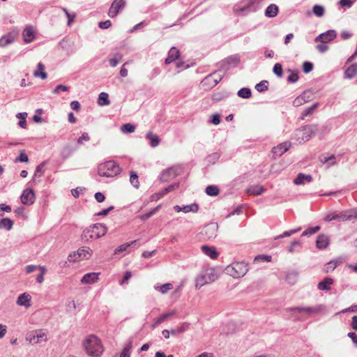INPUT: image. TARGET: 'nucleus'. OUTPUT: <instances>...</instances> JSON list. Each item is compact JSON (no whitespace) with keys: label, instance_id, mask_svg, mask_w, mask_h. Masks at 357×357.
Masks as SVG:
<instances>
[{"label":"nucleus","instance_id":"nucleus-1","mask_svg":"<svg viewBox=\"0 0 357 357\" xmlns=\"http://www.w3.org/2000/svg\"><path fill=\"white\" fill-rule=\"evenodd\" d=\"M107 231V228L103 224L96 223L85 228L81 235V238L84 242H89L93 239H98L105 236Z\"/></svg>","mask_w":357,"mask_h":357},{"label":"nucleus","instance_id":"nucleus-2","mask_svg":"<svg viewBox=\"0 0 357 357\" xmlns=\"http://www.w3.org/2000/svg\"><path fill=\"white\" fill-rule=\"evenodd\" d=\"M86 353L94 357H99L102 351L103 347L100 340L95 335H90L83 343Z\"/></svg>","mask_w":357,"mask_h":357},{"label":"nucleus","instance_id":"nucleus-3","mask_svg":"<svg viewBox=\"0 0 357 357\" xmlns=\"http://www.w3.org/2000/svg\"><path fill=\"white\" fill-rule=\"evenodd\" d=\"M121 168L114 161H107L100 164L98 167V174L100 176L113 177L120 174Z\"/></svg>","mask_w":357,"mask_h":357},{"label":"nucleus","instance_id":"nucleus-4","mask_svg":"<svg viewBox=\"0 0 357 357\" xmlns=\"http://www.w3.org/2000/svg\"><path fill=\"white\" fill-rule=\"evenodd\" d=\"M317 131V125H307L295 130L294 139L299 144L310 140L313 135Z\"/></svg>","mask_w":357,"mask_h":357},{"label":"nucleus","instance_id":"nucleus-5","mask_svg":"<svg viewBox=\"0 0 357 357\" xmlns=\"http://www.w3.org/2000/svg\"><path fill=\"white\" fill-rule=\"evenodd\" d=\"M248 271V264L245 261L234 262L225 268V272L234 278L244 276Z\"/></svg>","mask_w":357,"mask_h":357},{"label":"nucleus","instance_id":"nucleus-6","mask_svg":"<svg viewBox=\"0 0 357 357\" xmlns=\"http://www.w3.org/2000/svg\"><path fill=\"white\" fill-rule=\"evenodd\" d=\"M218 278L219 275L214 268H208L197 277L196 287L200 288L206 284L215 281Z\"/></svg>","mask_w":357,"mask_h":357},{"label":"nucleus","instance_id":"nucleus-7","mask_svg":"<svg viewBox=\"0 0 357 357\" xmlns=\"http://www.w3.org/2000/svg\"><path fill=\"white\" fill-rule=\"evenodd\" d=\"M26 340L31 344L45 342L47 340V335L43 330H35L26 333Z\"/></svg>","mask_w":357,"mask_h":357},{"label":"nucleus","instance_id":"nucleus-8","mask_svg":"<svg viewBox=\"0 0 357 357\" xmlns=\"http://www.w3.org/2000/svg\"><path fill=\"white\" fill-rule=\"evenodd\" d=\"M92 255V250L88 247H83L77 250V253L70 254L68 259L70 261H75L77 260H82L89 259Z\"/></svg>","mask_w":357,"mask_h":357},{"label":"nucleus","instance_id":"nucleus-9","mask_svg":"<svg viewBox=\"0 0 357 357\" xmlns=\"http://www.w3.org/2000/svg\"><path fill=\"white\" fill-rule=\"evenodd\" d=\"M336 37V31L335 30L331 29L319 34L317 37L315 38L314 42L327 43L334 40Z\"/></svg>","mask_w":357,"mask_h":357},{"label":"nucleus","instance_id":"nucleus-10","mask_svg":"<svg viewBox=\"0 0 357 357\" xmlns=\"http://www.w3.org/2000/svg\"><path fill=\"white\" fill-rule=\"evenodd\" d=\"M313 98V93L311 91H305L293 101L294 107H299L305 102H310Z\"/></svg>","mask_w":357,"mask_h":357},{"label":"nucleus","instance_id":"nucleus-11","mask_svg":"<svg viewBox=\"0 0 357 357\" xmlns=\"http://www.w3.org/2000/svg\"><path fill=\"white\" fill-rule=\"evenodd\" d=\"M323 305H317L314 307H296L294 308H292L291 310L293 311H298L299 312H305L308 315L315 314L320 312L321 310H324Z\"/></svg>","mask_w":357,"mask_h":357},{"label":"nucleus","instance_id":"nucleus-12","mask_svg":"<svg viewBox=\"0 0 357 357\" xmlns=\"http://www.w3.org/2000/svg\"><path fill=\"white\" fill-rule=\"evenodd\" d=\"M126 6V1L124 0H114L108 12V15L110 17H114L117 15L119 10L123 8Z\"/></svg>","mask_w":357,"mask_h":357},{"label":"nucleus","instance_id":"nucleus-13","mask_svg":"<svg viewBox=\"0 0 357 357\" xmlns=\"http://www.w3.org/2000/svg\"><path fill=\"white\" fill-rule=\"evenodd\" d=\"M35 201V193L32 189L24 190L21 195V202L24 205H31Z\"/></svg>","mask_w":357,"mask_h":357},{"label":"nucleus","instance_id":"nucleus-14","mask_svg":"<svg viewBox=\"0 0 357 357\" xmlns=\"http://www.w3.org/2000/svg\"><path fill=\"white\" fill-rule=\"evenodd\" d=\"M337 217L338 221H346L357 218V208L342 211L337 213Z\"/></svg>","mask_w":357,"mask_h":357},{"label":"nucleus","instance_id":"nucleus-15","mask_svg":"<svg viewBox=\"0 0 357 357\" xmlns=\"http://www.w3.org/2000/svg\"><path fill=\"white\" fill-rule=\"evenodd\" d=\"M178 169L174 167L168 168L165 169L160 174V180L162 182H167L174 178L178 174Z\"/></svg>","mask_w":357,"mask_h":357},{"label":"nucleus","instance_id":"nucleus-16","mask_svg":"<svg viewBox=\"0 0 357 357\" xmlns=\"http://www.w3.org/2000/svg\"><path fill=\"white\" fill-rule=\"evenodd\" d=\"M239 61V58L237 55H231L227 59L222 60L220 63V68L222 70H227L231 64L236 65Z\"/></svg>","mask_w":357,"mask_h":357},{"label":"nucleus","instance_id":"nucleus-17","mask_svg":"<svg viewBox=\"0 0 357 357\" xmlns=\"http://www.w3.org/2000/svg\"><path fill=\"white\" fill-rule=\"evenodd\" d=\"M291 147V143L284 142L275 146L272 149V153L277 156H281L284 153L287 151Z\"/></svg>","mask_w":357,"mask_h":357},{"label":"nucleus","instance_id":"nucleus-18","mask_svg":"<svg viewBox=\"0 0 357 357\" xmlns=\"http://www.w3.org/2000/svg\"><path fill=\"white\" fill-rule=\"evenodd\" d=\"M218 227L217 224L211 223L204 227V233L209 239L215 238L216 236Z\"/></svg>","mask_w":357,"mask_h":357},{"label":"nucleus","instance_id":"nucleus-19","mask_svg":"<svg viewBox=\"0 0 357 357\" xmlns=\"http://www.w3.org/2000/svg\"><path fill=\"white\" fill-rule=\"evenodd\" d=\"M329 244L328 237L325 234H319L316 241V247L322 250L328 247Z\"/></svg>","mask_w":357,"mask_h":357},{"label":"nucleus","instance_id":"nucleus-20","mask_svg":"<svg viewBox=\"0 0 357 357\" xmlns=\"http://www.w3.org/2000/svg\"><path fill=\"white\" fill-rule=\"evenodd\" d=\"M180 56V52L176 47H172L169 52L168 56L165 59V64H169L177 59Z\"/></svg>","mask_w":357,"mask_h":357},{"label":"nucleus","instance_id":"nucleus-21","mask_svg":"<svg viewBox=\"0 0 357 357\" xmlns=\"http://www.w3.org/2000/svg\"><path fill=\"white\" fill-rule=\"evenodd\" d=\"M312 181V177L311 175L299 173L294 179V183L296 185H303L306 183H310Z\"/></svg>","mask_w":357,"mask_h":357},{"label":"nucleus","instance_id":"nucleus-22","mask_svg":"<svg viewBox=\"0 0 357 357\" xmlns=\"http://www.w3.org/2000/svg\"><path fill=\"white\" fill-rule=\"evenodd\" d=\"M98 274L96 273H89L85 274L81 282L83 284H93L98 281Z\"/></svg>","mask_w":357,"mask_h":357},{"label":"nucleus","instance_id":"nucleus-23","mask_svg":"<svg viewBox=\"0 0 357 357\" xmlns=\"http://www.w3.org/2000/svg\"><path fill=\"white\" fill-rule=\"evenodd\" d=\"M22 36L24 38V41L26 43H29L31 41L33 40L35 36H34V31L31 26L26 27L22 33Z\"/></svg>","mask_w":357,"mask_h":357},{"label":"nucleus","instance_id":"nucleus-24","mask_svg":"<svg viewBox=\"0 0 357 357\" xmlns=\"http://www.w3.org/2000/svg\"><path fill=\"white\" fill-rule=\"evenodd\" d=\"M279 8L276 4H270L265 10L264 15L267 17H275L278 15Z\"/></svg>","mask_w":357,"mask_h":357},{"label":"nucleus","instance_id":"nucleus-25","mask_svg":"<svg viewBox=\"0 0 357 357\" xmlns=\"http://www.w3.org/2000/svg\"><path fill=\"white\" fill-rule=\"evenodd\" d=\"M31 301V296L26 293L22 294L19 296L17 300V304L21 306L29 307Z\"/></svg>","mask_w":357,"mask_h":357},{"label":"nucleus","instance_id":"nucleus-26","mask_svg":"<svg viewBox=\"0 0 357 357\" xmlns=\"http://www.w3.org/2000/svg\"><path fill=\"white\" fill-rule=\"evenodd\" d=\"M45 65L41 62H39L37 65V70L33 72V76L36 77H40L42 79H45L47 77V74L45 71Z\"/></svg>","mask_w":357,"mask_h":357},{"label":"nucleus","instance_id":"nucleus-27","mask_svg":"<svg viewBox=\"0 0 357 357\" xmlns=\"http://www.w3.org/2000/svg\"><path fill=\"white\" fill-rule=\"evenodd\" d=\"M202 250L204 252L205 255H206L213 259H215L218 257V252L216 251L214 247L202 245Z\"/></svg>","mask_w":357,"mask_h":357},{"label":"nucleus","instance_id":"nucleus-28","mask_svg":"<svg viewBox=\"0 0 357 357\" xmlns=\"http://www.w3.org/2000/svg\"><path fill=\"white\" fill-rule=\"evenodd\" d=\"M333 283V280L331 278L327 277L318 283L317 287L320 290L329 291L331 290V285Z\"/></svg>","mask_w":357,"mask_h":357},{"label":"nucleus","instance_id":"nucleus-29","mask_svg":"<svg viewBox=\"0 0 357 357\" xmlns=\"http://www.w3.org/2000/svg\"><path fill=\"white\" fill-rule=\"evenodd\" d=\"M146 138L149 140L151 147H156L160 144V139L158 135H154L152 132H149L146 135Z\"/></svg>","mask_w":357,"mask_h":357},{"label":"nucleus","instance_id":"nucleus-30","mask_svg":"<svg viewBox=\"0 0 357 357\" xmlns=\"http://www.w3.org/2000/svg\"><path fill=\"white\" fill-rule=\"evenodd\" d=\"M345 75L349 79H352L357 74V63L351 64L347 69L345 70Z\"/></svg>","mask_w":357,"mask_h":357},{"label":"nucleus","instance_id":"nucleus-31","mask_svg":"<svg viewBox=\"0 0 357 357\" xmlns=\"http://www.w3.org/2000/svg\"><path fill=\"white\" fill-rule=\"evenodd\" d=\"M13 224L14 222L10 218H2L0 220V229H6V230L10 231L12 229Z\"/></svg>","mask_w":357,"mask_h":357},{"label":"nucleus","instance_id":"nucleus-32","mask_svg":"<svg viewBox=\"0 0 357 357\" xmlns=\"http://www.w3.org/2000/svg\"><path fill=\"white\" fill-rule=\"evenodd\" d=\"M298 273L296 271H289L286 276V281L291 284H294L297 281Z\"/></svg>","mask_w":357,"mask_h":357},{"label":"nucleus","instance_id":"nucleus-33","mask_svg":"<svg viewBox=\"0 0 357 357\" xmlns=\"http://www.w3.org/2000/svg\"><path fill=\"white\" fill-rule=\"evenodd\" d=\"M15 40V37L12 34H7L6 36H3L0 38V46L6 47V45L11 44Z\"/></svg>","mask_w":357,"mask_h":357},{"label":"nucleus","instance_id":"nucleus-34","mask_svg":"<svg viewBox=\"0 0 357 357\" xmlns=\"http://www.w3.org/2000/svg\"><path fill=\"white\" fill-rule=\"evenodd\" d=\"M73 151L74 149L71 146L66 145L62 149L61 151V156L63 160H66L73 154Z\"/></svg>","mask_w":357,"mask_h":357},{"label":"nucleus","instance_id":"nucleus-35","mask_svg":"<svg viewBox=\"0 0 357 357\" xmlns=\"http://www.w3.org/2000/svg\"><path fill=\"white\" fill-rule=\"evenodd\" d=\"M137 243V241L135 240V241H132L131 242L126 243H124L123 245H121L116 249H115L114 254V255H117V254H119L120 252H122L123 251H126L131 245H136Z\"/></svg>","mask_w":357,"mask_h":357},{"label":"nucleus","instance_id":"nucleus-36","mask_svg":"<svg viewBox=\"0 0 357 357\" xmlns=\"http://www.w3.org/2000/svg\"><path fill=\"white\" fill-rule=\"evenodd\" d=\"M264 190V188L261 185H252L248 189V193L253 195H259Z\"/></svg>","mask_w":357,"mask_h":357},{"label":"nucleus","instance_id":"nucleus-37","mask_svg":"<svg viewBox=\"0 0 357 357\" xmlns=\"http://www.w3.org/2000/svg\"><path fill=\"white\" fill-rule=\"evenodd\" d=\"M318 106H319V103L316 102V103L313 104L311 107L306 108L303 112V113L301 116V119L304 120L307 116L312 114Z\"/></svg>","mask_w":357,"mask_h":357},{"label":"nucleus","instance_id":"nucleus-38","mask_svg":"<svg viewBox=\"0 0 357 357\" xmlns=\"http://www.w3.org/2000/svg\"><path fill=\"white\" fill-rule=\"evenodd\" d=\"M132 347V342L130 340L122 350L119 357H130V350Z\"/></svg>","mask_w":357,"mask_h":357},{"label":"nucleus","instance_id":"nucleus-39","mask_svg":"<svg viewBox=\"0 0 357 357\" xmlns=\"http://www.w3.org/2000/svg\"><path fill=\"white\" fill-rule=\"evenodd\" d=\"M130 182L132 185V186L137 189L139 187V183L138 181V175L137 174L134 172L131 171L130 172Z\"/></svg>","mask_w":357,"mask_h":357},{"label":"nucleus","instance_id":"nucleus-40","mask_svg":"<svg viewBox=\"0 0 357 357\" xmlns=\"http://www.w3.org/2000/svg\"><path fill=\"white\" fill-rule=\"evenodd\" d=\"M198 210H199V206L196 203H193L190 205L183 206L182 207V211L184 212L185 213H188V212L196 213L198 211Z\"/></svg>","mask_w":357,"mask_h":357},{"label":"nucleus","instance_id":"nucleus-41","mask_svg":"<svg viewBox=\"0 0 357 357\" xmlns=\"http://www.w3.org/2000/svg\"><path fill=\"white\" fill-rule=\"evenodd\" d=\"M237 94L239 97L247 99L251 97L252 92L249 88H242L238 91Z\"/></svg>","mask_w":357,"mask_h":357},{"label":"nucleus","instance_id":"nucleus-42","mask_svg":"<svg viewBox=\"0 0 357 357\" xmlns=\"http://www.w3.org/2000/svg\"><path fill=\"white\" fill-rule=\"evenodd\" d=\"M98 103L100 105H108L109 104L108 94L107 93L102 92L99 94Z\"/></svg>","mask_w":357,"mask_h":357},{"label":"nucleus","instance_id":"nucleus-43","mask_svg":"<svg viewBox=\"0 0 357 357\" xmlns=\"http://www.w3.org/2000/svg\"><path fill=\"white\" fill-rule=\"evenodd\" d=\"M222 79V77H219L218 79H213V75H210L206 77L204 80V83L208 82L212 87L216 86Z\"/></svg>","mask_w":357,"mask_h":357},{"label":"nucleus","instance_id":"nucleus-44","mask_svg":"<svg viewBox=\"0 0 357 357\" xmlns=\"http://www.w3.org/2000/svg\"><path fill=\"white\" fill-rule=\"evenodd\" d=\"M220 190L215 185H208L206 188V193L209 196H217Z\"/></svg>","mask_w":357,"mask_h":357},{"label":"nucleus","instance_id":"nucleus-45","mask_svg":"<svg viewBox=\"0 0 357 357\" xmlns=\"http://www.w3.org/2000/svg\"><path fill=\"white\" fill-rule=\"evenodd\" d=\"M121 130L123 133H132L134 132L135 130V126L132 125V123H127L123 124L121 127Z\"/></svg>","mask_w":357,"mask_h":357},{"label":"nucleus","instance_id":"nucleus-46","mask_svg":"<svg viewBox=\"0 0 357 357\" xmlns=\"http://www.w3.org/2000/svg\"><path fill=\"white\" fill-rule=\"evenodd\" d=\"M301 230V227H298L297 229H291L289 231H285L280 236H278L277 237H275V239H280V238H284V237H289V236H291L292 234H294L298 232Z\"/></svg>","mask_w":357,"mask_h":357},{"label":"nucleus","instance_id":"nucleus-47","mask_svg":"<svg viewBox=\"0 0 357 357\" xmlns=\"http://www.w3.org/2000/svg\"><path fill=\"white\" fill-rule=\"evenodd\" d=\"M268 82L266 80H263L256 84L255 89L259 92H264V91L268 90Z\"/></svg>","mask_w":357,"mask_h":357},{"label":"nucleus","instance_id":"nucleus-48","mask_svg":"<svg viewBox=\"0 0 357 357\" xmlns=\"http://www.w3.org/2000/svg\"><path fill=\"white\" fill-rule=\"evenodd\" d=\"M173 288L171 283H165L161 286L155 287V289L160 291L162 294H166L169 290Z\"/></svg>","mask_w":357,"mask_h":357},{"label":"nucleus","instance_id":"nucleus-49","mask_svg":"<svg viewBox=\"0 0 357 357\" xmlns=\"http://www.w3.org/2000/svg\"><path fill=\"white\" fill-rule=\"evenodd\" d=\"M313 13L317 17H322L324 14V8L320 5H314L312 8Z\"/></svg>","mask_w":357,"mask_h":357},{"label":"nucleus","instance_id":"nucleus-50","mask_svg":"<svg viewBox=\"0 0 357 357\" xmlns=\"http://www.w3.org/2000/svg\"><path fill=\"white\" fill-rule=\"evenodd\" d=\"M123 56L120 53H116L114 57L109 59V64L112 67H115L118 65L120 61H121Z\"/></svg>","mask_w":357,"mask_h":357},{"label":"nucleus","instance_id":"nucleus-51","mask_svg":"<svg viewBox=\"0 0 357 357\" xmlns=\"http://www.w3.org/2000/svg\"><path fill=\"white\" fill-rule=\"evenodd\" d=\"M28 160V155L25 153L24 150H22L20 152L19 156L15 158V162H26Z\"/></svg>","mask_w":357,"mask_h":357},{"label":"nucleus","instance_id":"nucleus-52","mask_svg":"<svg viewBox=\"0 0 357 357\" xmlns=\"http://www.w3.org/2000/svg\"><path fill=\"white\" fill-rule=\"evenodd\" d=\"M319 229H320L319 226H316L314 227H309L303 232L301 236L312 235V234H315L316 232H317Z\"/></svg>","mask_w":357,"mask_h":357},{"label":"nucleus","instance_id":"nucleus-53","mask_svg":"<svg viewBox=\"0 0 357 357\" xmlns=\"http://www.w3.org/2000/svg\"><path fill=\"white\" fill-rule=\"evenodd\" d=\"M337 266V262L335 261H331L325 265L324 271L326 273L331 272L336 268Z\"/></svg>","mask_w":357,"mask_h":357},{"label":"nucleus","instance_id":"nucleus-54","mask_svg":"<svg viewBox=\"0 0 357 357\" xmlns=\"http://www.w3.org/2000/svg\"><path fill=\"white\" fill-rule=\"evenodd\" d=\"M273 73L278 76L281 77L282 76V66L280 63H275L273 69Z\"/></svg>","mask_w":357,"mask_h":357},{"label":"nucleus","instance_id":"nucleus-55","mask_svg":"<svg viewBox=\"0 0 357 357\" xmlns=\"http://www.w3.org/2000/svg\"><path fill=\"white\" fill-rule=\"evenodd\" d=\"M38 268L40 270V273L38 274L36 277V281L38 283H42L44 280V275L46 272V268L44 266H38Z\"/></svg>","mask_w":357,"mask_h":357},{"label":"nucleus","instance_id":"nucleus-56","mask_svg":"<svg viewBox=\"0 0 357 357\" xmlns=\"http://www.w3.org/2000/svg\"><path fill=\"white\" fill-rule=\"evenodd\" d=\"M313 70V64L310 61H305L303 63V70L305 73H308Z\"/></svg>","mask_w":357,"mask_h":357},{"label":"nucleus","instance_id":"nucleus-57","mask_svg":"<svg viewBox=\"0 0 357 357\" xmlns=\"http://www.w3.org/2000/svg\"><path fill=\"white\" fill-rule=\"evenodd\" d=\"M175 314V311L174 310H172V311H169L167 313H165V314H162V315H160L158 319H159V321H161V323L164 322L166 319H167L168 318L171 317L172 316H173L174 314Z\"/></svg>","mask_w":357,"mask_h":357},{"label":"nucleus","instance_id":"nucleus-58","mask_svg":"<svg viewBox=\"0 0 357 357\" xmlns=\"http://www.w3.org/2000/svg\"><path fill=\"white\" fill-rule=\"evenodd\" d=\"M287 82L291 83H295L298 80V75L297 72H291V73L287 77Z\"/></svg>","mask_w":357,"mask_h":357},{"label":"nucleus","instance_id":"nucleus-59","mask_svg":"<svg viewBox=\"0 0 357 357\" xmlns=\"http://www.w3.org/2000/svg\"><path fill=\"white\" fill-rule=\"evenodd\" d=\"M43 167H44V162H42L39 165L37 166V167L35 170V172H34V176L40 177L43 176V174L44 173Z\"/></svg>","mask_w":357,"mask_h":357},{"label":"nucleus","instance_id":"nucleus-60","mask_svg":"<svg viewBox=\"0 0 357 357\" xmlns=\"http://www.w3.org/2000/svg\"><path fill=\"white\" fill-rule=\"evenodd\" d=\"M220 116L218 114H214L211 116L210 122L214 125H218L220 123Z\"/></svg>","mask_w":357,"mask_h":357},{"label":"nucleus","instance_id":"nucleus-61","mask_svg":"<svg viewBox=\"0 0 357 357\" xmlns=\"http://www.w3.org/2000/svg\"><path fill=\"white\" fill-rule=\"evenodd\" d=\"M324 220L326 222H331L332 220H337V213L333 212V213H328L325 216Z\"/></svg>","mask_w":357,"mask_h":357},{"label":"nucleus","instance_id":"nucleus-62","mask_svg":"<svg viewBox=\"0 0 357 357\" xmlns=\"http://www.w3.org/2000/svg\"><path fill=\"white\" fill-rule=\"evenodd\" d=\"M271 258L272 257L269 255H261L257 256L255 258V261H257L261 260L264 261L269 262L271 261Z\"/></svg>","mask_w":357,"mask_h":357},{"label":"nucleus","instance_id":"nucleus-63","mask_svg":"<svg viewBox=\"0 0 357 357\" xmlns=\"http://www.w3.org/2000/svg\"><path fill=\"white\" fill-rule=\"evenodd\" d=\"M89 139H90V138H89L88 133L84 132L82 135V136L77 139V143L79 144H82L84 141L88 142V141H89Z\"/></svg>","mask_w":357,"mask_h":357},{"label":"nucleus","instance_id":"nucleus-64","mask_svg":"<svg viewBox=\"0 0 357 357\" xmlns=\"http://www.w3.org/2000/svg\"><path fill=\"white\" fill-rule=\"evenodd\" d=\"M227 96L224 93H216L212 96L213 100L215 101H220L225 98Z\"/></svg>","mask_w":357,"mask_h":357}]
</instances>
